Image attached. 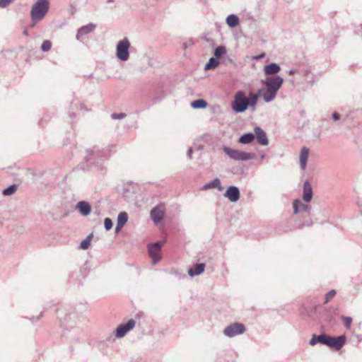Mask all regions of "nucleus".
I'll use <instances>...</instances> for the list:
<instances>
[{
	"label": "nucleus",
	"mask_w": 362,
	"mask_h": 362,
	"mask_svg": "<svg viewBox=\"0 0 362 362\" xmlns=\"http://www.w3.org/2000/svg\"><path fill=\"white\" fill-rule=\"evenodd\" d=\"M283 83L284 79L280 76L274 75L267 77L264 81L266 88L265 93L263 95L264 101L269 103L274 100Z\"/></svg>",
	"instance_id": "obj_1"
},
{
	"label": "nucleus",
	"mask_w": 362,
	"mask_h": 362,
	"mask_svg": "<svg viewBox=\"0 0 362 362\" xmlns=\"http://www.w3.org/2000/svg\"><path fill=\"white\" fill-rule=\"evenodd\" d=\"M49 8V2L48 0H37L31 8L30 18L32 21L31 27L42 21Z\"/></svg>",
	"instance_id": "obj_2"
},
{
	"label": "nucleus",
	"mask_w": 362,
	"mask_h": 362,
	"mask_svg": "<svg viewBox=\"0 0 362 362\" xmlns=\"http://www.w3.org/2000/svg\"><path fill=\"white\" fill-rule=\"evenodd\" d=\"M293 213L295 214H300V217L303 219L308 217L312 216L311 208L307 204H303L300 199H295L293 203ZM313 224V221L311 218L305 221L302 223V226H311Z\"/></svg>",
	"instance_id": "obj_3"
},
{
	"label": "nucleus",
	"mask_w": 362,
	"mask_h": 362,
	"mask_svg": "<svg viewBox=\"0 0 362 362\" xmlns=\"http://www.w3.org/2000/svg\"><path fill=\"white\" fill-rule=\"evenodd\" d=\"M231 106L236 113L243 112L248 108L247 98L244 91L239 90L235 94Z\"/></svg>",
	"instance_id": "obj_4"
},
{
	"label": "nucleus",
	"mask_w": 362,
	"mask_h": 362,
	"mask_svg": "<svg viewBox=\"0 0 362 362\" xmlns=\"http://www.w3.org/2000/svg\"><path fill=\"white\" fill-rule=\"evenodd\" d=\"M131 44L127 37L119 40L116 46V57L122 62H126L129 58V48Z\"/></svg>",
	"instance_id": "obj_5"
},
{
	"label": "nucleus",
	"mask_w": 362,
	"mask_h": 362,
	"mask_svg": "<svg viewBox=\"0 0 362 362\" xmlns=\"http://www.w3.org/2000/svg\"><path fill=\"white\" fill-rule=\"evenodd\" d=\"M223 151L232 159L238 161H246L253 159L255 154L240 150L233 149L230 147H224Z\"/></svg>",
	"instance_id": "obj_6"
},
{
	"label": "nucleus",
	"mask_w": 362,
	"mask_h": 362,
	"mask_svg": "<svg viewBox=\"0 0 362 362\" xmlns=\"http://www.w3.org/2000/svg\"><path fill=\"white\" fill-rule=\"evenodd\" d=\"M245 332V327L243 324L239 322L233 323L227 326L223 334L228 337H233L239 334H242Z\"/></svg>",
	"instance_id": "obj_7"
},
{
	"label": "nucleus",
	"mask_w": 362,
	"mask_h": 362,
	"mask_svg": "<svg viewBox=\"0 0 362 362\" xmlns=\"http://www.w3.org/2000/svg\"><path fill=\"white\" fill-rule=\"evenodd\" d=\"M346 340V337L344 334L340 335L337 337H332L327 335L325 345L334 349L335 350H339L343 347Z\"/></svg>",
	"instance_id": "obj_8"
},
{
	"label": "nucleus",
	"mask_w": 362,
	"mask_h": 362,
	"mask_svg": "<svg viewBox=\"0 0 362 362\" xmlns=\"http://www.w3.org/2000/svg\"><path fill=\"white\" fill-rule=\"evenodd\" d=\"M165 216V206L160 204L153 207L150 212V216L155 224H158L163 219Z\"/></svg>",
	"instance_id": "obj_9"
},
{
	"label": "nucleus",
	"mask_w": 362,
	"mask_h": 362,
	"mask_svg": "<svg viewBox=\"0 0 362 362\" xmlns=\"http://www.w3.org/2000/svg\"><path fill=\"white\" fill-rule=\"evenodd\" d=\"M163 245V242L157 241L153 245L148 246V254L152 259L153 264H156L160 260L159 252Z\"/></svg>",
	"instance_id": "obj_10"
},
{
	"label": "nucleus",
	"mask_w": 362,
	"mask_h": 362,
	"mask_svg": "<svg viewBox=\"0 0 362 362\" xmlns=\"http://www.w3.org/2000/svg\"><path fill=\"white\" fill-rule=\"evenodd\" d=\"M136 325V322L134 319H130L127 323L119 325L115 330V336L117 338H122L126 335V334L132 330Z\"/></svg>",
	"instance_id": "obj_11"
},
{
	"label": "nucleus",
	"mask_w": 362,
	"mask_h": 362,
	"mask_svg": "<svg viewBox=\"0 0 362 362\" xmlns=\"http://www.w3.org/2000/svg\"><path fill=\"white\" fill-rule=\"evenodd\" d=\"M224 197L231 202H236L240 197V190L236 186H230L226 189Z\"/></svg>",
	"instance_id": "obj_12"
},
{
	"label": "nucleus",
	"mask_w": 362,
	"mask_h": 362,
	"mask_svg": "<svg viewBox=\"0 0 362 362\" xmlns=\"http://www.w3.org/2000/svg\"><path fill=\"white\" fill-rule=\"evenodd\" d=\"M255 136L259 144L267 146L269 144V140L264 131L259 127H256L254 129Z\"/></svg>",
	"instance_id": "obj_13"
},
{
	"label": "nucleus",
	"mask_w": 362,
	"mask_h": 362,
	"mask_svg": "<svg viewBox=\"0 0 362 362\" xmlns=\"http://www.w3.org/2000/svg\"><path fill=\"white\" fill-rule=\"evenodd\" d=\"M95 28L96 25L92 23L81 27L77 31L76 39L81 40L84 35L93 33Z\"/></svg>",
	"instance_id": "obj_14"
},
{
	"label": "nucleus",
	"mask_w": 362,
	"mask_h": 362,
	"mask_svg": "<svg viewBox=\"0 0 362 362\" xmlns=\"http://www.w3.org/2000/svg\"><path fill=\"white\" fill-rule=\"evenodd\" d=\"M76 209L83 216H87L91 211V206L86 201H80L76 204Z\"/></svg>",
	"instance_id": "obj_15"
},
{
	"label": "nucleus",
	"mask_w": 362,
	"mask_h": 362,
	"mask_svg": "<svg viewBox=\"0 0 362 362\" xmlns=\"http://www.w3.org/2000/svg\"><path fill=\"white\" fill-rule=\"evenodd\" d=\"M88 154L86 157V159L88 162L91 164L95 163L97 159L102 158L104 157L103 152L97 149V150H90L88 151Z\"/></svg>",
	"instance_id": "obj_16"
},
{
	"label": "nucleus",
	"mask_w": 362,
	"mask_h": 362,
	"mask_svg": "<svg viewBox=\"0 0 362 362\" xmlns=\"http://www.w3.org/2000/svg\"><path fill=\"white\" fill-rule=\"evenodd\" d=\"M313 198V189L312 186L308 180H305L303 184V199L309 202Z\"/></svg>",
	"instance_id": "obj_17"
},
{
	"label": "nucleus",
	"mask_w": 362,
	"mask_h": 362,
	"mask_svg": "<svg viewBox=\"0 0 362 362\" xmlns=\"http://www.w3.org/2000/svg\"><path fill=\"white\" fill-rule=\"evenodd\" d=\"M263 70L266 75L272 76L276 75L280 71L281 67L278 64L272 62L264 66Z\"/></svg>",
	"instance_id": "obj_18"
},
{
	"label": "nucleus",
	"mask_w": 362,
	"mask_h": 362,
	"mask_svg": "<svg viewBox=\"0 0 362 362\" xmlns=\"http://www.w3.org/2000/svg\"><path fill=\"white\" fill-rule=\"evenodd\" d=\"M308 155L309 149L306 147H303L300 152V165L303 170H305L306 168Z\"/></svg>",
	"instance_id": "obj_19"
},
{
	"label": "nucleus",
	"mask_w": 362,
	"mask_h": 362,
	"mask_svg": "<svg viewBox=\"0 0 362 362\" xmlns=\"http://www.w3.org/2000/svg\"><path fill=\"white\" fill-rule=\"evenodd\" d=\"M205 267L204 263H197L192 268L189 269L188 274L192 277L199 275L204 272Z\"/></svg>",
	"instance_id": "obj_20"
},
{
	"label": "nucleus",
	"mask_w": 362,
	"mask_h": 362,
	"mask_svg": "<svg viewBox=\"0 0 362 362\" xmlns=\"http://www.w3.org/2000/svg\"><path fill=\"white\" fill-rule=\"evenodd\" d=\"M212 188H217L218 191L222 192L223 187L221 185V181L218 178H215L211 182L206 183L202 188L203 190H208Z\"/></svg>",
	"instance_id": "obj_21"
},
{
	"label": "nucleus",
	"mask_w": 362,
	"mask_h": 362,
	"mask_svg": "<svg viewBox=\"0 0 362 362\" xmlns=\"http://www.w3.org/2000/svg\"><path fill=\"white\" fill-rule=\"evenodd\" d=\"M326 339H327V334H320V335H317V334H313L312 338H311L309 344L311 346H314L317 343H320V344H322L325 345V344H326Z\"/></svg>",
	"instance_id": "obj_22"
},
{
	"label": "nucleus",
	"mask_w": 362,
	"mask_h": 362,
	"mask_svg": "<svg viewBox=\"0 0 362 362\" xmlns=\"http://www.w3.org/2000/svg\"><path fill=\"white\" fill-rule=\"evenodd\" d=\"M255 139V134L250 132L242 135L239 139V142L243 144H251Z\"/></svg>",
	"instance_id": "obj_23"
},
{
	"label": "nucleus",
	"mask_w": 362,
	"mask_h": 362,
	"mask_svg": "<svg viewBox=\"0 0 362 362\" xmlns=\"http://www.w3.org/2000/svg\"><path fill=\"white\" fill-rule=\"evenodd\" d=\"M239 18L235 14H230L226 18V23L230 28H235L239 24Z\"/></svg>",
	"instance_id": "obj_24"
},
{
	"label": "nucleus",
	"mask_w": 362,
	"mask_h": 362,
	"mask_svg": "<svg viewBox=\"0 0 362 362\" xmlns=\"http://www.w3.org/2000/svg\"><path fill=\"white\" fill-rule=\"evenodd\" d=\"M259 95L253 92H250L247 98V103L249 107H255L258 101Z\"/></svg>",
	"instance_id": "obj_25"
},
{
	"label": "nucleus",
	"mask_w": 362,
	"mask_h": 362,
	"mask_svg": "<svg viewBox=\"0 0 362 362\" xmlns=\"http://www.w3.org/2000/svg\"><path fill=\"white\" fill-rule=\"evenodd\" d=\"M207 103L203 99L195 100L191 103V107L194 109H203L207 106Z\"/></svg>",
	"instance_id": "obj_26"
},
{
	"label": "nucleus",
	"mask_w": 362,
	"mask_h": 362,
	"mask_svg": "<svg viewBox=\"0 0 362 362\" xmlns=\"http://www.w3.org/2000/svg\"><path fill=\"white\" fill-rule=\"evenodd\" d=\"M219 64V62L218 59L211 57L209 59V62L205 65V70H210L215 69Z\"/></svg>",
	"instance_id": "obj_27"
},
{
	"label": "nucleus",
	"mask_w": 362,
	"mask_h": 362,
	"mask_svg": "<svg viewBox=\"0 0 362 362\" xmlns=\"http://www.w3.org/2000/svg\"><path fill=\"white\" fill-rule=\"evenodd\" d=\"M127 221H128V215H127V212L122 211L118 214L117 223L119 224V226H124V224L127 222Z\"/></svg>",
	"instance_id": "obj_28"
},
{
	"label": "nucleus",
	"mask_w": 362,
	"mask_h": 362,
	"mask_svg": "<svg viewBox=\"0 0 362 362\" xmlns=\"http://www.w3.org/2000/svg\"><path fill=\"white\" fill-rule=\"evenodd\" d=\"M17 188H18V186L16 185H15V184L11 185L8 186V187H6V189H4L2 192V194L4 196L12 195L16 192Z\"/></svg>",
	"instance_id": "obj_29"
},
{
	"label": "nucleus",
	"mask_w": 362,
	"mask_h": 362,
	"mask_svg": "<svg viewBox=\"0 0 362 362\" xmlns=\"http://www.w3.org/2000/svg\"><path fill=\"white\" fill-rule=\"evenodd\" d=\"M93 238V234H90L88 235L83 240H82V242L80 244V248L82 249V250H87L90 245V241H91V239Z\"/></svg>",
	"instance_id": "obj_30"
},
{
	"label": "nucleus",
	"mask_w": 362,
	"mask_h": 362,
	"mask_svg": "<svg viewBox=\"0 0 362 362\" xmlns=\"http://www.w3.org/2000/svg\"><path fill=\"white\" fill-rule=\"evenodd\" d=\"M226 52V47L224 46H218L214 50V55L216 59L221 58Z\"/></svg>",
	"instance_id": "obj_31"
},
{
	"label": "nucleus",
	"mask_w": 362,
	"mask_h": 362,
	"mask_svg": "<svg viewBox=\"0 0 362 362\" xmlns=\"http://www.w3.org/2000/svg\"><path fill=\"white\" fill-rule=\"evenodd\" d=\"M52 47V42L49 40H45L43 41L42 45H41V49L43 52H48L51 49Z\"/></svg>",
	"instance_id": "obj_32"
},
{
	"label": "nucleus",
	"mask_w": 362,
	"mask_h": 362,
	"mask_svg": "<svg viewBox=\"0 0 362 362\" xmlns=\"http://www.w3.org/2000/svg\"><path fill=\"white\" fill-rule=\"evenodd\" d=\"M341 318L344 322L345 327L346 329H349L351 327V322H352V318L350 317H346V316H344V315H342L341 317Z\"/></svg>",
	"instance_id": "obj_33"
},
{
	"label": "nucleus",
	"mask_w": 362,
	"mask_h": 362,
	"mask_svg": "<svg viewBox=\"0 0 362 362\" xmlns=\"http://www.w3.org/2000/svg\"><path fill=\"white\" fill-rule=\"evenodd\" d=\"M336 295L335 290L332 289L329 291L326 295L325 298V303H327L334 296Z\"/></svg>",
	"instance_id": "obj_34"
},
{
	"label": "nucleus",
	"mask_w": 362,
	"mask_h": 362,
	"mask_svg": "<svg viewBox=\"0 0 362 362\" xmlns=\"http://www.w3.org/2000/svg\"><path fill=\"white\" fill-rule=\"evenodd\" d=\"M113 223L110 218H105L104 220V227L106 230H110L112 228Z\"/></svg>",
	"instance_id": "obj_35"
},
{
	"label": "nucleus",
	"mask_w": 362,
	"mask_h": 362,
	"mask_svg": "<svg viewBox=\"0 0 362 362\" xmlns=\"http://www.w3.org/2000/svg\"><path fill=\"white\" fill-rule=\"evenodd\" d=\"M126 116H127V115L125 113H123V112L112 113L111 115V118L113 119H120L125 118Z\"/></svg>",
	"instance_id": "obj_36"
},
{
	"label": "nucleus",
	"mask_w": 362,
	"mask_h": 362,
	"mask_svg": "<svg viewBox=\"0 0 362 362\" xmlns=\"http://www.w3.org/2000/svg\"><path fill=\"white\" fill-rule=\"evenodd\" d=\"M332 119L334 120V121H337L340 119V115L337 112H334L333 114H332Z\"/></svg>",
	"instance_id": "obj_37"
},
{
	"label": "nucleus",
	"mask_w": 362,
	"mask_h": 362,
	"mask_svg": "<svg viewBox=\"0 0 362 362\" xmlns=\"http://www.w3.org/2000/svg\"><path fill=\"white\" fill-rule=\"evenodd\" d=\"M192 152H193V148H189L187 151V156L189 159H192Z\"/></svg>",
	"instance_id": "obj_38"
},
{
	"label": "nucleus",
	"mask_w": 362,
	"mask_h": 362,
	"mask_svg": "<svg viewBox=\"0 0 362 362\" xmlns=\"http://www.w3.org/2000/svg\"><path fill=\"white\" fill-rule=\"evenodd\" d=\"M123 226H119V224L117 223V226H116V228H115V232L118 233L122 229V228Z\"/></svg>",
	"instance_id": "obj_39"
},
{
	"label": "nucleus",
	"mask_w": 362,
	"mask_h": 362,
	"mask_svg": "<svg viewBox=\"0 0 362 362\" xmlns=\"http://www.w3.org/2000/svg\"><path fill=\"white\" fill-rule=\"evenodd\" d=\"M295 72H296V71H295V70H290V71H288V74H289V75H293V74H295Z\"/></svg>",
	"instance_id": "obj_40"
},
{
	"label": "nucleus",
	"mask_w": 362,
	"mask_h": 362,
	"mask_svg": "<svg viewBox=\"0 0 362 362\" xmlns=\"http://www.w3.org/2000/svg\"><path fill=\"white\" fill-rule=\"evenodd\" d=\"M23 35H25V36H28L29 34H28V31L25 29L23 31Z\"/></svg>",
	"instance_id": "obj_41"
},
{
	"label": "nucleus",
	"mask_w": 362,
	"mask_h": 362,
	"mask_svg": "<svg viewBox=\"0 0 362 362\" xmlns=\"http://www.w3.org/2000/svg\"><path fill=\"white\" fill-rule=\"evenodd\" d=\"M262 89H259V90H257V94H258V95L259 96V95H260V93H262Z\"/></svg>",
	"instance_id": "obj_42"
},
{
	"label": "nucleus",
	"mask_w": 362,
	"mask_h": 362,
	"mask_svg": "<svg viewBox=\"0 0 362 362\" xmlns=\"http://www.w3.org/2000/svg\"><path fill=\"white\" fill-rule=\"evenodd\" d=\"M108 340H112V341H114V340H115V338H114L112 336H110V337H108Z\"/></svg>",
	"instance_id": "obj_43"
},
{
	"label": "nucleus",
	"mask_w": 362,
	"mask_h": 362,
	"mask_svg": "<svg viewBox=\"0 0 362 362\" xmlns=\"http://www.w3.org/2000/svg\"><path fill=\"white\" fill-rule=\"evenodd\" d=\"M264 57V54H260L259 56L257 57V59H260Z\"/></svg>",
	"instance_id": "obj_44"
},
{
	"label": "nucleus",
	"mask_w": 362,
	"mask_h": 362,
	"mask_svg": "<svg viewBox=\"0 0 362 362\" xmlns=\"http://www.w3.org/2000/svg\"><path fill=\"white\" fill-rule=\"evenodd\" d=\"M264 156H265L263 154V155H262V156H261V157H262V158H264Z\"/></svg>",
	"instance_id": "obj_45"
}]
</instances>
